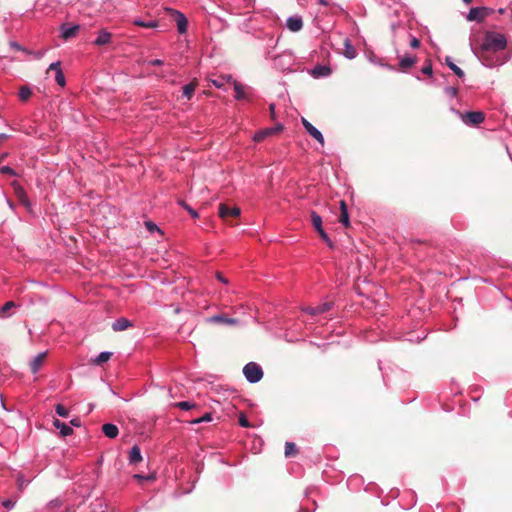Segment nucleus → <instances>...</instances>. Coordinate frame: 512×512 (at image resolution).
Returning <instances> with one entry per match:
<instances>
[{"label":"nucleus","mask_w":512,"mask_h":512,"mask_svg":"<svg viewBox=\"0 0 512 512\" xmlns=\"http://www.w3.org/2000/svg\"><path fill=\"white\" fill-rule=\"evenodd\" d=\"M506 45L507 41L504 35L493 32H487L484 36L479 51L475 52V54L480 58H484L485 53L504 50L506 48Z\"/></svg>","instance_id":"obj_1"},{"label":"nucleus","mask_w":512,"mask_h":512,"mask_svg":"<svg viewBox=\"0 0 512 512\" xmlns=\"http://www.w3.org/2000/svg\"><path fill=\"white\" fill-rule=\"evenodd\" d=\"M243 374L250 383H256L263 377L262 368L255 362H249L243 368Z\"/></svg>","instance_id":"obj_2"},{"label":"nucleus","mask_w":512,"mask_h":512,"mask_svg":"<svg viewBox=\"0 0 512 512\" xmlns=\"http://www.w3.org/2000/svg\"><path fill=\"white\" fill-rule=\"evenodd\" d=\"M240 213H241V210L237 206L230 207L226 203L219 204V207H218L219 217L227 223L229 222L230 218L239 217Z\"/></svg>","instance_id":"obj_3"},{"label":"nucleus","mask_w":512,"mask_h":512,"mask_svg":"<svg viewBox=\"0 0 512 512\" xmlns=\"http://www.w3.org/2000/svg\"><path fill=\"white\" fill-rule=\"evenodd\" d=\"M462 121L466 125L476 126L482 123L485 119V115L481 111H471L466 113H460Z\"/></svg>","instance_id":"obj_4"},{"label":"nucleus","mask_w":512,"mask_h":512,"mask_svg":"<svg viewBox=\"0 0 512 512\" xmlns=\"http://www.w3.org/2000/svg\"><path fill=\"white\" fill-rule=\"evenodd\" d=\"M489 14V10L486 7H474L471 8L468 15V21H483Z\"/></svg>","instance_id":"obj_5"},{"label":"nucleus","mask_w":512,"mask_h":512,"mask_svg":"<svg viewBox=\"0 0 512 512\" xmlns=\"http://www.w3.org/2000/svg\"><path fill=\"white\" fill-rule=\"evenodd\" d=\"M12 187L14 190V194L17 197V199L19 200V202L21 204H23L25 207L29 208L30 201L28 199V196H27L24 188L17 181L12 182Z\"/></svg>","instance_id":"obj_6"},{"label":"nucleus","mask_w":512,"mask_h":512,"mask_svg":"<svg viewBox=\"0 0 512 512\" xmlns=\"http://www.w3.org/2000/svg\"><path fill=\"white\" fill-rule=\"evenodd\" d=\"M283 130V125L281 124H277L275 127H272V128H266L264 130H261L259 132H257L255 135H254V141L255 142H261L263 141L266 137L270 136V135H273V134H277L279 132H281Z\"/></svg>","instance_id":"obj_7"},{"label":"nucleus","mask_w":512,"mask_h":512,"mask_svg":"<svg viewBox=\"0 0 512 512\" xmlns=\"http://www.w3.org/2000/svg\"><path fill=\"white\" fill-rule=\"evenodd\" d=\"M332 307H333V302H325L316 307L307 306V307L303 308V311L310 314L311 316H316V315L328 312L329 310L332 309Z\"/></svg>","instance_id":"obj_8"},{"label":"nucleus","mask_w":512,"mask_h":512,"mask_svg":"<svg viewBox=\"0 0 512 512\" xmlns=\"http://www.w3.org/2000/svg\"><path fill=\"white\" fill-rule=\"evenodd\" d=\"M302 124L306 131L323 146L325 141L322 133L305 118H302Z\"/></svg>","instance_id":"obj_9"},{"label":"nucleus","mask_w":512,"mask_h":512,"mask_svg":"<svg viewBox=\"0 0 512 512\" xmlns=\"http://www.w3.org/2000/svg\"><path fill=\"white\" fill-rule=\"evenodd\" d=\"M47 357V352H42L38 354L29 364L30 370L33 374H36L41 367L44 365Z\"/></svg>","instance_id":"obj_10"},{"label":"nucleus","mask_w":512,"mask_h":512,"mask_svg":"<svg viewBox=\"0 0 512 512\" xmlns=\"http://www.w3.org/2000/svg\"><path fill=\"white\" fill-rule=\"evenodd\" d=\"M210 323H219V324H226V325H232L235 326L238 324V320L235 318H229L224 314L220 315H214L207 319Z\"/></svg>","instance_id":"obj_11"},{"label":"nucleus","mask_w":512,"mask_h":512,"mask_svg":"<svg viewBox=\"0 0 512 512\" xmlns=\"http://www.w3.org/2000/svg\"><path fill=\"white\" fill-rule=\"evenodd\" d=\"M173 14L175 16L178 32L181 34L185 33L187 31L188 25L186 17L184 16V14L178 11H173Z\"/></svg>","instance_id":"obj_12"},{"label":"nucleus","mask_w":512,"mask_h":512,"mask_svg":"<svg viewBox=\"0 0 512 512\" xmlns=\"http://www.w3.org/2000/svg\"><path fill=\"white\" fill-rule=\"evenodd\" d=\"M79 25H74L71 27H68L66 25L61 26V37L64 40H68L72 37H75L77 35V32L79 31Z\"/></svg>","instance_id":"obj_13"},{"label":"nucleus","mask_w":512,"mask_h":512,"mask_svg":"<svg viewBox=\"0 0 512 512\" xmlns=\"http://www.w3.org/2000/svg\"><path fill=\"white\" fill-rule=\"evenodd\" d=\"M417 62L415 56H405L399 62V70L402 72L408 71Z\"/></svg>","instance_id":"obj_14"},{"label":"nucleus","mask_w":512,"mask_h":512,"mask_svg":"<svg viewBox=\"0 0 512 512\" xmlns=\"http://www.w3.org/2000/svg\"><path fill=\"white\" fill-rule=\"evenodd\" d=\"M287 27L292 32H298L303 27V21L300 17H290L287 19Z\"/></svg>","instance_id":"obj_15"},{"label":"nucleus","mask_w":512,"mask_h":512,"mask_svg":"<svg viewBox=\"0 0 512 512\" xmlns=\"http://www.w3.org/2000/svg\"><path fill=\"white\" fill-rule=\"evenodd\" d=\"M339 222L343 224L345 227H348L350 225L349 221V214L347 210V205L345 201H340V215H339Z\"/></svg>","instance_id":"obj_16"},{"label":"nucleus","mask_w":512,"mask_h":512,"mask_svg":"<svg viewBox=\"0 0 512 512\" xmlns=\"http://www.w3.org/2000/svg\"><path fill=\"white\" fill-rule=\"evenodd\" d=\"M111 33L103 29L99 32L98 37L95 39L94 44L97 46H103L110 43Z\"/></svg>","instance_id":"obj_17"},{"label":"nucleus","mask_w":512,"mask_h":512,"mask_svg":"<svg viewBox=\"0 0 512 512\" xmlns=\"http://www.w3.org/2000/svg\"><path fill=\"white\" fill-rule=\"evenodd\" d=\"M142 461V455L140 448L137 445H134L129 452V463L130 464H138Z\"/></svg>","instance_id":"obj_18"},{"label":"nucleus","mask_w":512,"mask_h":512,"mask_svg":"<svg viewBox=\"0 0 512 512\" xmlns=\"http://www.w3.org/2000/svg\"><path fill=\"white\" fill-rule=\"evenodd\" d=\"M102 431L108 438L114 439L117 437L119 430L114 424L107 423L102 426Z\"/></svg>","instance_id":"obj_19"},{"label":"nucleus","mask_w":512,"mask_h":512,"mask_svg":"<svg viewBox=\"0 0 512 512\" xmlns=\"http://www.w3.org/2000/svg\"><path fill=\"white\" fill-rule=\"evenodd\" d=\"M53 424L57 429H60V434L63 437L69 436L73 433V429L66 423L61 422L59 419H55Z\"/></svg>","instance_id":"obj_20"},{"label":"nucleus","mask_w":512,"mask_h":512,"mask_svg":"<svg viewBox=\"0 0 512 512\" xmlns=\"http://www.w3.org/2000/svg\"><path fill=\"white\" fill-rule=\"evenodd\" d=\"M131 326L132 323L126 318H119L112 324V328L114 331H123Z\"/></svg>","instance_id":"obj_21"},{"label":"nucleus","mask_w":512,"mask_h":512,"mask_svg":"<svg viewBox=\"0 0 512 512\" xmlns=\"http://www.w3.org/2000/svg\"><path fill=\"white\" fill-rule=\"evenodd\" d=\"M197 86H198V81L195 78L189 84L183 86V95L187 99H191V97L193 96V93H194V91H195Z\"/></svg>","instance_id":"obj_22"},{"label":"nucleus","mask_w":512,"mask_h":512,"mask_svg":"<svg viewBox=\"0 0 512 512\" xmlns=\"http://www.w3.org/2000/svg\"><path fill=\"white\" fill-rule=\"evenodd\" d=\"M445 62L447 64V66L460 78L464 77V71L458 67L453 61H452V58L447 56L445 58Z\"/></svg>","instance_id":"obj_23"},{"label":"nucleus","mask_w":512,"mask_h":512,"mask_svg":"<svg viewBox=\"0 0 512 512\" xmlns=\"http://www.w3.org/2000/svg\"><path fill=\"white\" fill-rule=\"evenodd\" d=\"M233 84H234L235 98L238 100L245 99L246 94L244 91V86L242 84L238 83L237 81H234Z\"/></svg>","instance_id":"obj_24"},{"label":"nucleus","mask_w":512,"mask_h":512,"mask_svg":"<svg viewBox=\"0 0 512 512\" xmlns=\"http://www.w3.org/2000/svg\"><path fill=\"white\" fill-rule=\"evenodd\" d=\"M298 454V449L293 442H286L285 444V456L294 457Z\"/></svg>","instance_id":"obj_25"},{"label":"nucleus","mask_w":512,"mask_h":512,"mask_svg":"<svg viewBox=\"0 0 512 512\" xmlns=\"http://www.w3.org/2000/svg\"><path fill=\"white\" fill-rule=\"evenodd\" d=\"M15 307H16L15 302H13V301H8V302H6V303L2 306V308L0 309V317H2V318H6V317H8V316H9V311H10L11 309L15 308Z\"/></svg>","instance_id":"obj_26"},{"label":"nucleus","mask_w":512,"mask_h":512,"mask_svg":"<svg viewBox=\"0 0 512 512\" xmlns=\"http://www.w3.org/2000/svg\"><path fill=\"white\" fill-rule=\"evenodd\" d=\"M311 222L314 226L316 231H319L320 229H323L322 227V218L320 215H318L316 212H311Z\"/></svg>","instance_id":"obj_27"},{"label":"nucleus","mask_w":512,"mask_h":512,"mask_svg":"<svg viewBox=\"0 0 512 512\" xmlns=\"http://www.w3.org/2000/svg\"><path fill=\"white\" fill-rule=\"evenodd\" d=\"M112 356L111 352H101L94 360L93 363L96 365H102L107 362Z\"/></svg>","instance_id":"obj_28"},{"label":"nucleus","mask_w":512,"mask_h":512,"mask_svg":"<svg viewBox=\"0 0 512 512\" xmlns=\"http://www.w3.org/2000/svg\"><path fill=\"white\" fill-rule=\"evenodd\" d=\"M133 23L137 26L143 27V28H156L158 27V22L155 20L150 21H142V20H134Z\"/></svg>","instance_id":"obj_29"},{"label":"nucleus","mask_w":512,"mask_h":512,"mask_svg":"<svg viewBox=\"0 0 512 512\" xmlns=\"http://www.w3.org/2000/svg\"><path fill=\"white\" fill-rule=\"evenodd\" d=\"M331 73V69L327 66H316L313 70L315 76H328Z\"/></svg>","instance_id":"obj_30"},{"label":"nucleus","mask_w":512,"mask_h":512,"mask_svg":"<svg viewBox=\"0 0 512 512\" xmlns=\"http://www.w3.org/2000/svg\"><path fill=\"white\" fill-rule=\"evenodd\" d=\"M32 95V91L29 87L27 86H22L20 89H19V98L20 100L22 101H27Z\"/></svg>","instance_id":"obj_31"},{"label":"nucleus","mask_w":512,"mask_h":512,"mask_svg":"<svg viewBox=\"0 0 512 512\" xmlns=\"http://www.w3.org/2000/svg\"><path fill=\"white\" fill-rule=\"evenodd\" d=\"M345 56L349 59H353L356 56L355 48L349 43L348 40L345 41Z\"/></svg>","instance_id":"obj_32"},{"label":"nucleus","mask_w":512,"mask_h":512,"mask_svg":"<svg viewBox=\"0 0 512 512\" xmlns=\"http://www.w3.org/2000/svg\"><path fill=\"white\" fill-rule=\"evenodd\" d=\"M231 79H232V77H231V76H228V77L221 76V77H219V78H217V79L212 80V84H213L215 87H217V88H221V87H223V86H224V84H225L226 82L231 81Z\"/></svg>","instance_id":"obj_33"},{"label":"nucleus","mask_w":512,"mask_h":512,"mask_svg":"<svg viewBox=\"0 0 512 512\" xmlns=\"http://www.w3.org/2000/svg\"><path fill=\"white\" fill-rule=\"evenodd\" d=\"M238 423L241 427H245V428L252 427V425L248 421L247 416L244 412L239 413Z\"/></svg>","instance_id":"obj_34"},{"label":"nucleus","mask_w":512,"mask_h":512,"mask_svg":"<svg viewBox=\"0 0 512 512\" xmlns=\"http://www.w3.org/2000/svg\"><path fill=\"white\" fill-rule=\"evenodd\" d=\"M212 414L211 413H205L202 417L196 418L191 421V424H199L202 422H210L212 421Z\"/></svg>","instance_id":"obj_35"},{"label":"nucleus","mask_w":512,"mask_h":512,"mask_svg":"<svg viewBox=\"0 0 512 512\" xmlns=\"http://www.w3.org/2000/svg\"><path fill=\"white\" fill-rule=\"evenodd\" d=\"M320 238L330 247V248H333V242L330 240L328 234L325 232L324 229H320L319 231H317Z\"/></svg>","instance_id":"obj_36"},{"label":"nucleus","mask_w":512,"mask_h":512,"mask_svg":"<svg viewBox=\"0 0 512 512\" xmlns=\"http://www.w3.org/2000/svg\"><path fill=\"white\" fill-rule=\"evenodd\" d=\"M175 406L182 410H190V409L196 407V404L188 402V401H181V402H177L175 404Z\"/></svg>","instance_id":"obj_37"},{"label":"nucleus","mask_w":512,"mask_h":512,"mask_svg":"<svg viewBox=\"0 0 512 512\" xmlns=\"http://www.w3.org/2000/svg\"><path fill=\"white\" fill-rule=\"evenodd\" d=\"M56 413L61 417H68L69 412L68 410L61 404L56 405Z\"/></svg>","instance_id":"obj_38"},{"label":"nucleus","mask_w":512,"mask_h":512,"mask_svg":"<svg viewBox=\"0 0 512 512\" xmlns=\"http://www.w3.org/2000/svg\"><path fill=\"white\" fill-rule=\"evenodd\" d=\"M55 80H56V82H57V84H58V85H60V86H62V87L65 85V83H66V82H65V76H64V74H63L62 70H59V71L56 73V75H55Z\"/></svg>","instance_id":"obj_39"},{"label":"nucleus","mask_w":512,"mask_h":512,"mask_svg":"<svg viewBox=\"0 0 512 512\" xmlns=\"http://www.w3.org/2000/svg\"><path fill=\"white\" fill-rule=\"evenodd\" d=\"M179 204L182 207H184L193 218L198 217V213L193 208H191L189 205H187L184 201H179Z\"/></svg>","instance_id":"obj_40"},{"label":"nucleus","mask_w":512,"mask_h":512,"mask_svg":"<svg viewBox=\"0 0 512 512\" xmlns=\"http://www.w3.org/2000/svg\"><path fill=\"white\" fill-rule=\"evenodd\" d=\"M432 64L430 61H427V63L424 65V67L422 68V73L423 74H426V75H432Z\"/></svg>","instance_id":"obj_41"},{"label":"nucleus","mask_w":512,"mask_h":512,"mask_svg":"<svg viewBox=\"0 0 512 512\" xmlns=\"http://www.w3.org/2000/svg\"><path fill=\"white\" fill-rule=\"evenodd\" d=\"M51 70H54L56 73L59 71V70H62L61 69V62L60 61H57V62H54V63H51L49 68H48V71H51Z\"/></svg>","instance_id":"obj_42"},{"label":"nucleus","mask_w":512,"mask_h":512,"mask_svg":"<svg viewBox=\"0 0 512 512\" xmlns=\"http://www.w3.org/2000/svg\"><path fill=\"white\" fill-rule=\"evenodd\" d=\"M2 174L15 175V171L9 166H3L0 168Z\"/></svg>","instance_id":"obj_43"},{"label":"nucleus","mask_w":512,"mask_h":512,"mask_svg":"<svg viewBox=\"0 0 512 512\" xmlns=\"http://www.w3.org/2000/svg\"><path fill=\"white\" fill-rule=\"evenodd\" d=\"M145 225H146V228H147L149 231H151V232H153L154 230L160 231V230L158 229L157 225H156L155 223L151 222V221H147V222L145 223Z\"/></svg>","instance_id":"obj_44"},{"label":"nucleus","mask_w":512,"mask_h":512,"mask_svg":"<svg viewBox=\"0 0 512 512\" xmlns=\"http://www.w3.org/2000/svg\"><path fill=\"white\" fill-rule=\"evenodd\" d=\"M133 478L137 479V480H154L155 477L153 475H149V476H143V475H140V474H135L133 476Z\"/></svg>","instance_id":"obj_45"},{"label":"nucleus","mask_w":512,"mask_h":512,"mask_svg":"<svg viewBox=\"0 0 512 512\" xmlns=\"http://www.w3.org/2000/svg\"><path fill=\"white\" fill-rule=\"evenodd\" d=\"M410 46L412 48H418L420 46V41L414 37V38H412V40L410 42Z\"/></svg>","instance_id":"obj_46"},{"label":"nucleus","mask_w":512,"mask_h":512,"mask_svg":"<svg viewBox=\"0 0 512 512\" xmlns=\"http://www.w3.org/2000/svg\"><path fill=\"white\" fill-rule=\"evenodd\" d=\"M216 277L219 281H221L222 283L224 284H227L228 283V280L222 275V273L218 272L216 274Z\"/></svg>","instance_id":"obj_47"},{"label":"nucleus","mask_w":512,"mask_h":512,"mask_svg":"<svg viewBox=\"0 0 512 512\" xmlns=\"http://www.w3.org/2000/svg\"><path fill=\"white\" fill-rule=\"evenodd\" d=\"M14 504H15V502L12 500H6L3 502V506L8 509L12 508L14 506Z\"/></svg>","instance_id":"obj_48"},{"label":"nucleus","mask_w":512,"mask_h":512,"mask_svg":"<svg viewBox=\"0 0 512 512\" xmlns=\"http://www.w3.org/2000/svg\"><path fill=\"white\" fill-rule=\"evenodd\" d=\"M149 63H150L151 65H153V66H160V65H162V64H163V61H162V60H160V59H154V60L150 61Z\"/></svg>","instance_id":"obj_49"},{"label":"nucleus","mask_w":512,"mask_h":512,"mask_svg":"<svg viewBox=\"0 0 512 512\" xmlns=\"http://www.w3.org/2000/svg\"><path fill=\"white\" fill-rule=\"evenodd\" d=\"M269 110H270L271 118L274 119L275 118V105L270 104Z\"/></svg>","instance_id":"obj_50"},{"label":"nucleus","mask_w":512,"mask_h":512,"mask_svg":"<svg viewBox=\"0 0 512 512\" xmlns=\"http://www.w3.org/2000/svg\"><path fill=\"white\" fill-rule=\"evenodd\" d=\"M70 423L75 427H79L81 425L80 420L78 418L72 419Z\"/></svg>","instance_id":"obj_51"},{"label":"nucleus","mask_w":512,"mask_h":512,"mask_svg":"<svg viewBox=\"0 0 512 512\" xmlns=\"http://www.w3.org/2000/svg\"><path fill=\"white\" fill-rule=\"evenodd\" d=\"M319 4L326 6L328 3L325 0H318Z\"/></svg>","instance_id":"obj_52"},{"label":"nucleus","mask_w":512,"mask_h":512,"mask_svg":"<svg viewBox=\"0 0 512 512\" xmlns=\"http://www.w3.org/2000/svg\"><path fill=\"white\" fill-rule=\"evenodd\" d=\"M7 138L6 134H0V141H3Z\"/></svg>","instance_id":"obj_53"},{"label":"nucleus","mask_w":512,"mask_h":512,"mask_svg":"<svg viewBox=\"0 0 512 512\" xmlns=\"http://www.w3.org/2000/svg\"><path fill=\"white\" fill-rule=\"evenodd\" d=\"M412 243L422 244V243H425V242L421 241V240H412Z\"/></svg>","instance_id":"obj_54"},{"label":"nucleus","mask_w":512,"mask_h":512,"mask_svg":"<svg viewBox=\"0 0 512 512\" xmlns=\"http://www.w3.org/2000/svg\"><path fill=\"white\" fill-rule=\"evenodd\" d=\"M451 93H453V95H456L457 90H456L455 88H453V89L451 90Z\"/></svg>","instance_id":"obj_55"},{"label":"nucleus","mask_w":512,"mask_h":512,"mask_svg":"<svg viewBox=\"0 0 512 512\" xmlns=\"http://www.w3.org/2000/svg\"><path fill=\"white\" fill-rule=\"evenodd\" d=\"M466 4H470L472 0H463Z\"/></svg>","instance_id":"obj_56"},{"label":"nucleus","mask_w":512,"mask_h":512,"mask_svg":"<svg viewBox=\"0 0 512 512\" xmlns=\"http://www.w3.org/2000/svg\"><path fill=\"white\" fill-rule=\"evenodd\" d=\"M23 484H24V482H23V481H19V486H20V488H22Z\"/></svg>","instance_id":"obj_57"}]
</instances>
